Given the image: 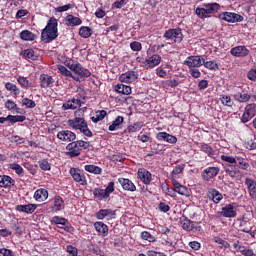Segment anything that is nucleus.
Returning a JSON list of instances; mask_svg holds the SVG:
<instances>
[{
    "instance_id": "nucleus-1",
    "label": "nucleus",
    "mask_w": 256,
    "mask_h": 256,
    "mask_svg": "<svg viewBox=\"0 0 256 256\" xmlns=\"http://www.w3.org/2000/svg\"><path fill=\"white\" fill-rule=\"evenodd\" d=\"M249 167H251V165L247 159L241 156H236L235 164L225 165L224 171L231 177V179H234V181H241V179H243V172L241 171H249Z\"/></svg>"
},
{
    "instance_id": "nucleus-57",
    "label": "nucleus",
    "mask_w": 256,
    "mask_h": 256,
    "mask_svg": "<svg viewBox=\"0 0 256 256\" xmlns=\"http://www.w3.org/2000/svg\"><path fill=\"white\" fill-rule=\"evenodd\" d=\"M38 165L42 171H51V164L49 161H47V159L40 160Z\"/></svg>"
},
{
    "instance_id": "nucleus-29",
    "label": "nucleus",
    "mask_w": 256,
    "mask_h": 256,
    "mask_svg": "<svg viewBox=\"0 0 256 256\" xmlns=\"http://www.w3.org/2000/svg\"><path fill=\"white\" fill-rule=\"evenodd\" d=\"M235 101H238V103H249V100L251 99V94L249 92L242 90L241 92H237L234 94Z\"/></svg>"
},
{
    "instance_id": "nucleus-23",
    "label": "nucleus",
    "mask_w": 256,
    "mask_h": 256,
    "mask_svg": "<svg viewBox=\"0 0 256 256\" xmlns=\"http://www.w3.org/2000/svg\"><path fill=\"white\" fill-rule=\"evenodd\" d=\"M230 54L233 55V57H247V55H249V49L245 46H235L231 48Z\"/></svg>"
},
{
    "instance_id": "nucleus-13",
    "label": "nucleus",
    "mask_w": 256,
    "mask_h": 256,
    "mask_svg": "<svg viewBox=\"0 0 256 256\" xmlns=\"http://www.w3.org/2000/svg\"><path fill=\"white\" fill-rule=\"evenodd\" d=\"M235 207L237 204H226L224 207L221 208V211L218 212L220 217H226L228 219H232L233 217H237V211H235Z\"/></svg>"
},
{
    "instance_id": "nucleus-46",
    "label": "nucleus",
    "mask_w": 256,
    "mask_h": 256,
    "mask_svg": "<svg viewBox=\"0 0 256 256\" xmlns=\"http://www.w3.org/2000/svg\"><path fill=\"white\" fill-rule=\"evenodd\" d=\"M5 89H7V91H10L11 93H13V95H19V93H21V90H19V87H17V85H15L11 82H7L5 84Z\"/></svg>"
},
{
    "instance_id": "nucleus-36",
    "label": "nucleus",
    "mask_w": 256,
    "mask_h": 256,
    "mask_svg": "<svg viewBox=\"0 0 256 256\" xmlns=\"http://www.w3.org/2000/svg\"><path fill=\"white\" fill-rule=\"evenodd\" d=\"M202 65L209 71H218L219 69V64L215 60L205 61V58H203Z\"/></svg>"
},
{
    "instance_id": "nucleus-64",
    "label": "nucleus",
    "mask_w": 256,
    "mask_h": 256,
    "mask_svg": "<svg viewBox=\"0 0 256 256\" xmlns=\"http://www.w3.org/2000/svg\"><path fill=\"white\" fill-rule=\"evenodd\" d=\"M66 252L71 255V256H77L79 255V250L77 249V247L73 246V245H68L66 247Z\"/></svg>"
},
{
    "instance_id": "nucleus-61",
    "label": "nucleus",
    "mask_w": 256,
    "mask_h": 256,
    "mask_svg": "<svg viewBox=\"0 0 256 256\" xmlns=\"http://www.w3.org/2000/svg\"><path fill=\"white\" fill-rule=\"evenodd\" d=\"M238 249H239V253H241V255H244V256H253L254 255L253 249H248L245 246H239Z\"/></svg>"
},
{
    "instance_id": "nucleus-47",
    "label": "nucleus",
    "mask_w": 256,
    "mask_h": 256,
    "mask_svg": "<svg viewBox=\"0 0 256 256\" xmlns=\"http://www.w3.org/2000/svg\"><path fill=\"white\" fill-rule=\"evenodd\" d=\"M57 69L59 71V73H61V75H63L64 77H71L73 79V73L71 72V70L67 69V67H65L64 65H57Z\"/></svg>"
},
{
    "instance_id": "nucleus-7",
    "label": "nucleus",
    "mask_w": 256,
    "mask_h": 256,
    "mask_svg": "<svg viewBox=\"0 0 256 256\" xmlns=\"http://www.w3.org/2000/svg\"><path fill=\"white\" fill-rule=\"evenodd\" d=\"M180 225L184 231H196L198 233L203 231V227L201 225H195V222L188 219L186 216H182L180 218Z\"/></svg>"
},
{
    "instance_id": "nucleus-11",
    "label": "nucleus",
    "mask_w": 256,
    "mask_h": 256,
    "mask_svg": "<svg viewBox=\"0 0 256 256\" xmlns=\"http://www.w3.org/2000/svg\"><path fill=\"white\" fill-rule=\"evenodd\" d=\"M184 65H186L189 69H195L199 67H203V56H188L184 60Z\"/></svg>"
},
{
    "instance_id": "nucleus-26",
    "label": "nucleus",
    "mask_w": 256,
    "mask_h": 256,
    "mask_svg": "<svg viewBox=\"0 0 256 256\" xmlns=\"http://www.w3.org/2000/svg\"><path fill=\"white\" fill-rule=\"evenodd\" d=\"M36 209H37V204H26V205L16 206V211H18L19 213H27L28 215L35 213Z\"/></svg>"
},
{
    "instance_id": "nucleus-32",
    "label": "nucleus",
    "mask_w": 256,
    "mask_h": 256,
    "mask_svg": "<svg viewBox=\"0 0 256 256\" xmlns=\"http://www.w3.org/2000/svg\"><path fill=\"white\" fill-rule=\"evenodd\" d=\"M114 91H116V93H120L121 95H131L132 93L131 86H127L125 84H117L114 87Z\"/></svg>"
},
{
    "instance_id": "nucleus-25",
    "label": "nucleus",
    "mask_w": 256,
    "mask_h": 256,
    "mask_svg": "<svg viewBox=\"0 0 256 256\" xmlns=\"http://www.w3.org/2000/svg\"><path fill=\"white\" fill-rule=\"evenodd\" d=\"M49 198V191L45 188H39L34 193V199L35 201H38V203H43V201H47Z\"/></svg>"
},
{
    "instance_id": "nucleus-9",
    "label": "nucleus",
    "mask_w": 256,
    "mask_h": 256,
    "mask_svg": "<svg viewBox=\"0 0 256 256\" xmlns=\"http://www.w3.org/2000/svg\"><path fill=\"white\" fill-rule=\"evenodd\" d=\"M239 229L242 233H248V235H251L252 237H255L256 235V227L249 221V218L243 217L240 220Z\"/></svg>"
},
{
    "instance_id": "nucleus-31",
    "label": "nucleus",
    "mask_w": 256,
    "mask_h": 256,
    "mask_svg": "<svg viewBox=\"0 0 256 256\" xmlns=\"http://www.w3.org/2000/svg\"><path fill=\"white\" fill-rule=\"evenodd\" d=\"M53 209L55 210L56 213L59 211H63V209H65V200H63L61 196L56 195L54 197Z\"/></svg>"
},
{
    "instance_id": "nucleus-8",
    "label": "nucleus",
    "mask_w": 256,
    "mask_h": 256,
    "mask_svg": "<svg viewBox=\"0 0 256 256\" xmlns=\"http://www.w3.org/2000/svg\"><path fill=\"white\" fill-rule=\"evenodd\" d=\"M69 174L71 175L75 183H79V185H82V186L87 185V177L85 176V173L83 172V170L72 167L69 170Z\"/></svg>"
},
{
    "instance_id": "nucleus-37",
    "label": "nucleus",
    "mask_w": 256,
    "mask_h": 256,
    "mask_svg": "<svg viewBox=\"0 0 256 256\" xmlns=\"http://www.w3.org/2000/svg\"><path fill=\"white\" fill-rule=\"evenodd\" d=\"M20 39H22V41H35L37 36L29 30H23L20 32Z\"/></svg>"
},
{
    "instance_id": "nucleus-22",
    "label": "nucleus",
    "mask_w": 256,
    "mask_h": 256,
    "mask_svg": "<svg viewBox=\"0 0 256 256\" xmlns=\"http://www.w3.org/2000/svg\"><path fill=\"white\" fill-rule=\"evenodd\" d=\"M40 87L42 89H49L53 87L55 84V79H53L52 76H49L48 74H41L40 77Z\"/></svg>"
},
{
    "instance_id": "nucleus-14",
    "label": "nucleus",
    "mask_w": 256,
    "mask_h": 256,
    "mask_svg": "<svg viewBox=\"0 0 256 256\" xmlns=\"http://www.w3.org/2000/svg\"><path fill=\"white\" fill-rule=\"evenodd\" d=\"M66 151V155L67 157H70V159H73L74 157H79V155H81V148L77 140L68 143L66 146Z\"/></svg>"
},
{
    "instance_id": "nucleus-6",
    "label": "nucleus",
    "mask_w": 256,
    "mask_h": 256,
    "mask_svg": "<svg viewBox=\"0 0 256 256\" xmlns=\"http://www.w3.org/2000/svg\"><path fill=\"white\" fill-rule=\"evenodd\" d=\"M73 73L77 75L72 77L74 81H85V79L89 78V76L91 75V71L83 67V65L79 62L76 63V67L74 68Z\"/></svg>"
},
{
    "instance_id": "nucleus-51",
    "label": "nucleus",
    "mask_w": 256,
    "mask_h": 256,
    "mask_svg": "<svg viewBox=\"0 0 256 256\" xmlns=\"http://www.w3.org/2000/svg\"><path fill=\"white\" fill-rule=\"evenodd\" d=\"M17 82L19 83L20 87H22V89H29V87H31V83L29 80H27L26 77L18 76Z\"/></svg>"
},
{
    "instance_id": "nucleus-15",
    "label": "nucleus",
    "mask_w": 256,
    "mask_h": 256,
    "mask_svg": "<svg viewBox=\"0 0 256 256\" xmlns=\"http://www.w3.org/2000/svg\"><path fill=\"white\" fill-rule=\"evenodd\" d=\"M81 105H83V101H81V98H79V96H74L72 99L66 101L62 105V109L63 111H69V109L75 111V109H79Z\"/></svg>"
},
{
    "instance_id": "nucleus-19",
    "label": "nucleus",
    "mask_w": 256,
    "mask_h": 256,
    "mask_svg": "<svg viewBox=\"0 0 256 256\" xmlns=\"http://www.w3.org/2000/svg\"><path fill=\"white\" fill-rule=\"evenodd\" d=\"M161 55L159 54H153L151 56H148L146 58V69L149 71V69H155V67H158V65H161Z\"/></svg>"
},
{
    "instance_id": "nucleus-43",
    "label": "nucleus",
    "mask_w": 256,
    "mask_h": 256,
    "mask_svg": "<svg viewBox=\"0 0 256 256\" xmlns=\"http://www.w3.org/2000/svg\"><path fill=\"white\" fill-rule=\"evenodd\" d=\"M51 223H54V225H69V220L67 218H63L61 216H53L51 218Z\"/></svg>"
},
{
    "instance_id": "nucleus-50",
    "label": "nucleus",
    "mask_w": 256,
    "mask_h": 256,
    "mask_svg": "<svg viewBox=\"0 0 256 256\" xmlns=\"http://www.w3.org/2000/svg\"><path fill=\"white\" fill-rule=\"evenodd\" d=\"M15 185V180L11 176L3 175L2 187H13Z\"/></svg>"
},
{
    "instance_id": "nucleus-53",
    "label": "nucleus",
    "mask_w": 256,
    "mask_h": 256,
    "mask_svg": "<svg viewBox=\"0 0 256 256\" xmlns=\"http://www.w3.org/2000/svg\"><path fill=\"white\" fill-rule=\"evenodd\" d=\"M22 105L26 107V109H35V107H37V104L35 103V101L29 98H23Z\"/></svg>"
},
{
    "instance_id": "nucleus-35",
    "label": "nucleus",
    "mask_w": 256,
    "mask_h": 256,
    "mask_svg": "<svg viewBox=\"0 0 256 256\" xmlns=\"http://www.w3.org/2000/svg\"><path fill=\"white\" fill-rule=\"evenodd\" d=\"M113 215H115V211L111 209H101L96 213V218L103 220L105 217H113Z\"/></svg>"
},
{
    "instance_id": "nucleus-5",
    "label": "nucleus",
    "mask_w": 256,
    "mask_h": 256,
    "mask_svg": "<svg viewBox=\"0 0 256 256\" xmlns=\"http://www.w3.org/2000/svg\"><path fill=\"white\" fill-rule=\"evenodd\" d=\"M164 39L173 41V43H181L183 41V30L181 28H170L163 34Z\"/></svg>"
},
{
    "instance_id": "nucleus-59",
    "label": "nucleus",
    "mask_w": 256,
    "mask_h": 256,
    "mask_svg": "<svg viewBox=\"0 0 256 256\" xmlns=\"http://www.w3.org/2000/svg\"><path fill=\"white\" fill-rule=\"evenodd\" d=\"M141 127H142L141 123L136 122V123H134V124L128 126V127H127V130H125V132L128 131V133H135V132H137V131H140V130H141Z\"/></svg>"
},
{
    "instance_id": "nucleus-60",
    "label": "nucleus",
    "mask_w": 256,
    "mask_h": 256,
    "mask_svg": "<svg viewBox=\"0 0 256 256\" xmlns=\"http://www.w3.org/2000/svg\"><path fill=\"white\" fill-rule=\"evenodd\" d=\"M176 193H178L179 195H184V197H189L190 195L189 188L184 185H180L178 189H176Z\"/></svg>"
},
{
    "instance_id": "nucleus-49",
    "label": "nucleus",
    "mask_w": 256,
    "mask_h": 256,
    "mask_svg": "<svg viewBox=\"0 0 256 256\" xmlns=\"http://www.w3.org/2000/svg\"><path fill=\"white\" fill-rule=\"evenodd\" d=\"M26 119L27 117L23 115H8V121L10 123H23V121H25Z\"/></svg>"
},
{
    "instance_id": "nucleus-40",
    "label": "nucleus",
    "mask_w": 256,
    "mask_h": 256,
    "mask_svg": "<svg viewBox=\"0 0 256 256\" xmlns=\"http://www.w3.org/2000/svg\"><path fill=\"white\" fill-rule=\"evenodd\" d=\"M84 169L88 173H93L94 175H101V173H103V169H101V167L95 166L93 164L85 165Z\"/></svg>"
},
{
    "instance_id": "nucleus-33",
    "label": "nucleus",
    "mask_w": 256,
    "mask_h": 256,
    "mask_svg": "<svg viewBox=\"0 0 256 256\" xmlns=\"http://www.w3.org/2000/svg\"><path fill=\"white\" fill-rule=\"evenodd\" d=\"M93 195L94 199H98V201H106V199H109L105 192V189L103 188H94Z\"/></svg>"
},
{
    "instance_id": "nucleus-52",
    "label": "nucleus",
    "mask_w": 256,
    "mask_h": 256,
    "mask_svg": "<svg viewBox=\"0 0 256 256\" xmlns=\"http://www.w3.org/2000/svg\"><path fill=\"white\" fill-rule=\"evenodd\" d=\"M220 101L222 105H225L226 107H231L232 105H234L233 99H231V96L229 95H221Z\"/></svg>"
},
{
    "instance_id": "nucleus-17",
    "label": "nucleus",
    "mask_w": 256,
    "mask_h": 256,
    "mask_svg": "<svg viewBox=\"0 0 256 256\" xmlns=\"http://www.w3.org/2000/svg\"><path fill=\"white\" fill-rule=\"evenodd\" d=\"M139 79V72L137 71H127L119 76V81L121 83H135Z\"/></svg>"
},
{
    "instance_id": "nucleus-30",
    "label": "nucleus",
    "mask_w": 256,
    "mask_h": 256,
    "mask_svg": "<svg viewBox=\"0 0 256 256\" xmlns=\"http://www.w3.org/2000/svg\"><path fill=\"white\" fill-rule=\"evenodd\" d=\"M66 25L69 27H77L83 23L81 18L74 16L73 14H68L65 18Z\"/></svg>"
},
{
    "instance_id": "nucleus-3",
    "label": "nucleus",
    "mask_w": 256,
    "mask_h": 256,
    "mask_svg": "<svg viewBox=\"0 0 256 256\" xmlns=\"http://www.w3.org/2000/svg\"><path fill=\"white\" fill-rule=\"evenodd\" d=\"M67 125L74 131H80L85 137H93V132L89 129V124L83 117L69 119Z\"/></svg>"
},
{
    "instance_id": "nucleus-54",
    "label": "nucleus",
    "mask_w": 256,
    "mask_h": 256,
    "mask_svg": "<svg viewBox=\"0 0 256 256\" xmlns=\"http://www.w3.org/2000/svg\"><path fill=\"white\" fill-rule=\"evenodd\" d=\"M9 169H12V171H15L16 175H21L22 173H25V170L23 167L17 163L9 164Z\"/></svg>"
},
{
    "instance_id": "nucleus-56",
    "label": "nucleus",
    "mask_w": 256,
    "mask_h": 256,
    "mask_svg": "<svg viewBox=\"0 0 256 256\" xmlns=\"http://www.w3.org/2000/svg\"><path fill=\"white\" fill-rule=\"evenodd\" d=\"M221 161H225L226 165H235L236 161H237V156L233 157V156H227V155H221L220 156Z\"/></svg>"
},
{
    "instance_id": "nucleus-58",
    "label": "nucleus",
    "mask_w": 256,
    "mask_h": 256,
    "mask_svg": "<svg viewBox=\"0 0 256 256\" xmlns=\"http://www.w3.org/2000/svg\"><path fill=\"white\" fill-rule=\"evenodd\" d=\"M75 7V3L66 4L64 6H59L55 8L56 13H65V11H69V9H73Z\"/></svg>"
},
{
    "instance_id": "nucleus-62",
    "label": "nucleus",
    "mask_w": 256,
    "mask_h": 256,
    "mask_svg": "<svg viewBox=\"0 0 256 256\" xmlns=\"http://www.w3.org/2000/svg\"><path fill=\"white\" fill-rule=\"evenodd\" d=\"M130 49L139 53V51H141V49H143V45L139 41H133L130 43Z\"/></svg>"
},
{
    "instance_id": "nucleus-27",
    "label": "nucleus",
    "mask_w": 256,
    "mask_h": 256,
    "mask_svg": "<svg viewBox=\"0 0 256 256\" xmlns=\"http://www.w3.org/2000/svg\"><path fill=\"white\" fill-rule=\"evenodd\" d=\"M208 197L209 199H212L213 203H221L223 201V194L219 192V190L215 188H210L208 190Z\"/></svg>"
},
{
    "instance_id": "nucleus-4",
    "label": "nucleus",
    "mask_w": 256,
    "mask_h": 256,
    "mask_svg": "<svg viewBox=\"0 0 256 256\" xmlns=\"http://www.w3.org/2000/svg\"><path fill=\"white\" fill-rule=\"evenodd\" d=\"M221 9V5L218 3H207L203 4V8L197 7L195 14L199 19H208L211 15H215Z\"/></svg>"
},
{
    "instance_id": "nucleus-42",
    "label": "nucleus",
    "mask_w": 256,
    "mask_h": 256,
    "mask_svg": "<svg viewBox=\"0 0 256 256\" xmlns=\"http://www.w3.org/2000/svg\"><path fill=\"white\" fill-rule=\"evenodd\" d=\"M105 117H107V111L105 110L97 111L96 115L91 117V121L93 123H99V121H103Z\"/></svg>"
},
{
    "instance_id": "nucleus-16",
    "label": "nucleus",
    "mask_w": 256,
    "mask_h": 256,
    "mask_svg": "<svg viewBox=\"0 0 256 256\" xmlns=\"http://www.w3.org/2000/svg\"><path fill=\"white\" fill-rule=\"evenodd\" d=\"M219 171H221L219 167H207L202 171L201 177L203 181H211V179H215L219 175Z\"/></svg>"
},
{
    "instance_id": "nucleus-12",
    "label": "nucleus",
    "mask_w": 256,
    "mask_h": 256,
    "mask_svg": "<svg viewBox=\"0 0 256 256\" xmlns=\"http://www.w3.org/2000/svg\"><path fill=\"white\" fill-rule=\"evenodd\" d=\"M56 137L63 143H71L77 139V134L71 130H60L57 132Z\"/></svg>"
},
{
    "instance_id": "nucleus-41",
    "label": "nucleus",
    "mask_w": 256,
    "mask_h": 256,
    "mask_svg": "<svg viewBox=\"0 0 256 256\" xmlns=\"http://www.w3.org/2000/svg\"><path fill=\"white\" fill-rule=\"evenodd\" d=\"M200 151L208 155V157H213V155H215V150L213 149V147H211V145L207 143H202L200 145Z\"/></svg>"
},
{
    "instance_id": "nucleus-10",
    "label": "nucleus",
    "mask_w": 256,
    "mask_h": 256,
    "mask_svg": "<svg viewBox=\"0 0 256 256\" xmlns=\"http://www.w3.org/2000/svg\"><path fill=\"white\" fill-rule=\"evenodd\" d=\"M255 115H256V104L255 103L247 104L244 108V113L242 114L241 122L249 123V121H251V119H253Z\"/></svg>"
},
{
    "instance_id": "nucleus-48",
    "label": "nucleus",
    "mask_w": 256,
    "mask_h": 256,
    "mask_svg": "<svg viewBox=\"0 0 256 256\" xmlns=\"http://www.w3.org/2000/svg\"><path fill=\"white\" fill-rule=\"evenodd\" d=\"M161 187H162L163 193H165L166 195H169V197H177L176 192L174 191L173 188L169 187V184L164 183V184H162Z\"/></svg>"
},
{
    "instance_id": "nucleus-63",
    "label": "nucleus",
    "mask_w": 256,
    "mask_h": 256,
    "mask_svg": "<svg viewBox=\"0 0 256 256\" xmlns=\"http://www.w3.org/2000/svg\"><path fill=\"white\" fill-rule=\"evenodd\" d=\"M138 256H167V255L163 252H158L155 250H148L146 252V254L140 253Z\"/></svg>"
},
{
    "instance_id": "nucleus-20",
    "label": "nucleus",
    "mask_w": 256,
    "mask_h": 256,
    "mask_svg": "<svg viewBox=\"0 0 256 256\" xmlns=\"http://www.w3.org/2000/svg\"><path fill=\"white\" fill-rule=\"evenodd\" d=\"M157 141H164L165 143H170V145H175L177 143V136L169 134L167 132H158L156 134Z\"/></svg>"
},
{
    "instance_id": "nucleus-21",
    "label": "nucleus",
    "mask_w": 256,
    "mask_h": 256,
    "mask_svg": "<svg viewBox=\"0 0 256 256\" xmlns=\"http://www.w3.org/2000/svg\"><path fill=\"white\" fill-rule=\"evenodd\" d=\"M118 182L124 191H129L130 193L137 191V186L129 178H118Z\"/></svg>"
},
{
    "instance_id": "nucleus-18",
    "label": "nucleus",
    "mask_w": 256,
    "mask_h": 256,
    "mask_svg": "<svg viewBox=\"0 0 256 256\" xmlns=\"http://www.w3.org/2000/svg\"><path fill=\"white\" fill-rule=\"evenodd\" d=\"M137 176L144 185H151V181H153V174H151L149 170L145 168H139Z\"/></svg>"
},
{
    "instance_id": "nucleus-39",
    "label": "nucleus",
    "mask_w": 256,
    "mask_h": 256,
    "mask_svg": "<svg viewBox=\"0 0 256 256\" xmlns=\"http://www.w3.org/2000/svg\"><path fill=\"white\" fill-rule=\"evenodd\" d=\"M124 118L123 116H117V118L112 121V124L109 126V131H117V129H121V125H123Z\"/></svg>"
},
{
    "instance_id": "nucleus-28",
    "label": "nucleus",
    "mask_w": 256,
    "mask_h": 256,
    "mask_svg": "<svg viewBox=\"0 0 256 256\" xmlns=\"http://www.w3.org/2000/svg\"><path fill=\"white\" fill-rule=\"evenodd\" d=\"M245 185L248 189L249 195L252 199H256V182L251 178L245 179Z\"/></svg>"
},
{
    "instance_id": "nucleus-2",
    "label": "nucleus",
    "mask_w": 256,
    "mask_h": 256,
    "mask_svg": "<svg viewBox=\"0 0 256 256\" xmlns=\"http://www.w3.org/2000/svg\"><path fill=\"white\" fill-rule=\"evenodd\" d=\"M57 27H59L57 18L51 17L47 21L46 27L42 30L41 41H43V43H51L52 41H55V39L59 37V29Z\"/></svg>"
},
{
    "instance_id": "nucleus-55",
    "label": "nucleus",
    "mask_w": 256,
    "mask_h": 256,
    "mask_svg": "<svg viewBox=\"0 0 256 256\" xmlns=\"http://www.w3.org/2000/svg\"><path fill=\"white\" fill-rule=\"evenodd\" d=\"M185 170V164L176 165L175 168L171 172L172 177H177V175H181Z\"/></svg>"
},
{
    "instance_id": "nucleus-45",
    "label": "nucleus",
    "mask_w": 256,
    "mask_h": 256,
    "mask_svg": "<svg viewBox=\"0 0 256 256\" xmlns=\"http://www.w3.org/2000/svg\"><path fill=\"white\" fill-rule=\"evenodd\" d=\"M5 108L8 109V111H15L16 110V113H21V108H18L17 107V103H15L14 101L12 100H7L5 102Z\"/></svg>"
},
{
    "instance_id": "nucleus-38",
    "label": "nucleus",
    "mask_w": 256,
    "mask_h": 256,
    "mask_svg": "<svg viewBox=\"0 0 256 256\" xmlns=\"http://www.w3.org/2000/svg\"><path fill=\"white\" fill-rule=\"evenodd\" d=\"M79 35L82 39H89L93 35V30L89 26H81L79 29Z\"/></svg>"
},
{
    "instance_id": "nucleus-44",
    "label": "nucleus",
    "mask_w": 256,
    "mask_h": 256,
    "mask_svg": "<svg viewBox=\"0 0 256 256\" xmlns=\"http://www.w3.org/2000/svg\"><path fill=\"white\" fill-rule=\"evenodd\" d=\"M140 237L143 241H148L149 243H155V241H157V238H155L149 231L141 232Z\"/></svg>"
},
{
    "instance_id": "nucleus-34",
    "label": "nucleus",
    "mask_w": 256,
    "mask_h": 256,
    "mask_svg": "<svg viewBox=\"0 0 256 256\" xmlns=\"http://www.w3.org/2000/svg\"><path fill=\"white\" fill-rule=\"evenodd\" d=\"M23 59H30L31 61H37L39 56L35 55V50L28 48L21 52Z\"/></svg>"
},
{
    "instance_id": "nucleus-24",
    "label": "nucleus",
    "mask_w": 256,
    "mask_h": 256,
    "mask_svg": "<svg viewBox=\"0 0 256 256\" xmlns=\"http://www.w3.org/2000/svg\"><path fill=\"white\" fill-rule=\"evenodd\" d=\"M94 229L101 237H107V235H109V226L101 221L94 223Z\"/></svg>"
}]
</instances>
